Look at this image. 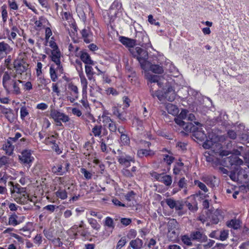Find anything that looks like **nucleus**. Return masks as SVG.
Instances as JSON below:
<instances>
[{
    "mask_svg": "<svg viewBox=\"0 0 249 249\" xmlns=\"http://www.w3.org/2000/svg\"><path fill=\"white\" fill-rule=\"evenodd\" d=\"M229 235L228 231L223 230L220 231V236L219 237H217V239L220 240L221 241H225L226 240Z\"/></svg>",
    "mask_w": 249,
    "mask_h": 249,
    "instance_id": "obj_45",
    "label": "nucleus"
},
{
    "mask_svg": "<svg viewBox=\"0 0 249 249\" xmlns=\"http://www.w3.org/2000/svg\"><path fill=\"white\" fill-rule=\"evenodd\" d=\"M13 65L17 73V75H15L14 77H16L17 75H21L22 73L26 72L29 66L27 63L21 58H18L15 60Z\"/></svg>",
    "mask_w": 249,
    "mask_h": 249,
    "instance_id": "obj_3",
    "label": "nucleus"
},
{
    "mask_svg": "<svg viewBox=\"0 0 249 249\" xmlns=\"http://www.w3.org/2000/svg\"><path fill=\"white\" fill-rule=\"evenodd\" d=\"M178 223L175 219H171L168 222V231L169 232H172V233L175 234V230L178 226Z\"/></svg>",
    "mask_w": 249,
    "mask_h": 249,
    "instance_id": "obj_32",
    "label": "nucleus"
},
{
    "mask_svg": "<svg viewBox=\"0 0 249 249\" xmlns=\"http://www.w3.org/2000/svg\"><path fill=\"white\" fill-rule=\"evenodd\" d=\"M108 128L110 132H115L117 130V125L114 121H112L108 124Z\"/></svg>",
    "mask_w": 249,
    "mask_h": 249,
    "instance_id": "obj_55",
    "label": "nucleus"
},
{
    "mask_svg": "<svg viewBox=\"0 0 249 249\" xmlns=\"http://www.w3.org/2000/svg\"><path fill=\"white\" fill-rule=\"evenodd\" d=\"M143 245V241L140 238H137L130 242L129 245L133 249H140Z\"/></svg>",
    "mask_w": 249,
    "mask_h": 249,
    "instance_id": "obj_28",
    "label": "nucleus"
},
{
    "mask_svg": "<svg viewBox=\"0 0 249 249\" xmlns=\"http://www.w3.org/2000/svg\"><path fill=\"white\" fill-rule=\"evenodd\" d=\"M129 50L132 56L138 60L142 69L147 71L148 70L147 65L149 64V62L147 61L148 58L147 51L140 47L132 48Z\"/></svg>",
    "mask_w": 249,
    "mask_h": 249,
    "instance_id": "obj_2",
    "label": "nucleus"
},
{
    "mask_svg": "<svg viewBox=\"0 0 249 249\" xmlns=\"http://www.w3.org/2000/svg\"><path fill=\"white\" fill-rule=\"evenodd\" d=\"M147 79L148 80L149 83H148V85H150V93L151 95L155 97V96H157L159 97L158 94H157V91H154L153 90V89L152 88V83H158L159 80V76L156 75H149L147 76Z\"/></svg>",
    "mask_w": 249,
    "mask_h": 249,
    "instance_id": "obj_16",
    "label": "nucleus"
},
{
    "mask_svg": "<svg viewBox=\"0 0 249 249\" xmlns=\"http://www.w3.org/2000/svg\"><path fill=\"white\" fill-rule=\"evenodd\" d=\"M227 159L231 165H241L243 163V160L236 155H231Z\"/></svg>",
    "mask_w": 249,
    "mask_h": 249,
    "instance_id": "obj_22",
    "label": "nucleus"
},
{
    "mask_svg": "<svg viewBox=\"0 0 249 249\" xmlns=\"http://www.w3.org/2000/svg\"><path fill=\"white\" fill-rule=\"evenodd\" d=\"M147 66L148 68L149 67L150 70L155 73L161 74L163 72L162 67L159 65L151 64L149 63V65H147Z\"/></svg>",
    "mask_w": 249,
    "mask_h": 249,
    "instance_id": "obj_27",
    "label": "nucleus"
},
{
    "mask_svg": "<svg viewBox=\"0 0 249 249\" xmlns=\"http://www.w3.org/2000/svg\"><path fill=\"white\" fill-rule=\"evenodd\" d=\"M160 182L164 183L167 186H169L172 184V178L171 176L163 174Z\"/></svg>",
    "mask_w": 249,
    "mask_h": 249,
    "instance_id": "obj_33",
    "label": "nucleus"
},
{
    "mask_svg": "<svg viewBox=\"0 0 249 249\" xmlns=\"http://www.w3.org/2000/svg\"><path fill=\"white\" fill-rule=\"evenodd\" d=\"M50 116L54 121H62V122L64 123L69 122L70 120L67 115L54 108L51 109Z\"/></svg>",
    "mask_w": 249,
    "mask_h": 249,
    "instance_id": "obj_7",
    "label": "nucleus"
},
{
    "mask_svg": "<svg viewBox=\"0 0 249 249\" xmlns=\"http://www.w3.org/2000/svg\"><path fill=\"white\" fill-rule=\"evenodd\" d=\"M122 172L124 176L127 178H131L134 176L131 171L127 169H123Z\"/></svg>",
    "mask_w": 249,
    "mask_h": 249,
    "instance_id": "obj_59",
    "label": "nucleus"
},
{
    "mask_svg": "<svg viewBox=\"0 0 249 249\" xmlns=\"http://www.w3.org/2000/svg\"><path fill=\"white\" fill-rule=\"evenodd\" d=\"M121 144L124 145H127L130 143L129 137L126 134H123L120 136Z\"/></svg>",
    "mask_w": 249,
    "mask_h": 249,
    "instance_id": "obj_40",
    "label": "nucleus"
},
{
    "mask_svg": "<svg viewBox=\"0 0 249 249\" xmlns=\"http://www.w3.org/2000/svg\"><path fill=\"white\" fill-rule=\"evenodd\" d=\"M190 236L192 240H196L199 242H205L208 240L207 236L199 231L191 232Z\"/></svg>",
    "mask_w": 249,
    "mask_h": 249,
    "instance_id": "obj_11",
    "label": "nucleus"
},
{
    "mask_svg": "<svg viewBox=\"0 0 249 249\" xmlns=\"http://www.w3.org/2000/svg\"><path fill=\"white\" fill-rule=\"evenodd\" d=\"M79 76L80 79V82L82 87V94L83 95L87 94V88H88V81L85 76L83 71L79 72Z\"/></svg>",
    "mask_w": 249,
    "mask_h": 249,
    "instance_id": "obj_21",
    "label": "nucleus"
},
{
    "mask_svg": "<svg viewBox=\"0 0 249 249\" xmlns=\"http://www.w3.org/2000/svg\"><path fill=\"white\" fill-rule=\"evenodd\" d=\"M61 53L60 51L52 52L51 58L52 60L55 63L56 65V71L60 73H63V67L60 62Z\"/></svg>",
    "mask_w": 249,
    "mask_h": 249,
    "instance_id": "obj_9",
    "label": "nucleus"
},
{
    "mask_svg": "<svg viewBox=\"0 0 249 249\" xmlns=\"http://www.w3.org/2000/svg\"><path fill=\"white\" fill-rule=\"evenodd\" d=\"M204 156L206 158V160L208 162H212L213 160V154L208 151L205 153Z\"/></svg>",
    "mask_w": 249,
    "mask_h": 249,
    "instance_id": "obj_51",
    "label": "nucleus"
},
{
    "mask_svg": "<svg viewBox=\"0 0 249 249\" xmlns=\"http://www.w3.org/2000/svg\"><path fill=\"white\" fill-rule=\"evenodd\" d=\"M2 149L5 151L7 155H11L13 152L14 146L13 145L11 141L7 140L3 145Z\"/></svg>",
    "mask_w": 249,
    "mask_h": 249,
    "instance_id": "obj_25",
    "label": "nucleus"
},
{
    "mask_svg": "<svg viewBox=\"0 0 249 249\" xmlns=\"http://www.w3.org/2000/svg\"><path fill=\"white\" fill-rule=\"evenodd\" d=\"M8 5L10 9L13 10H18V6L15 0H8Z\"/></svg>",
    "mask_w": 249,
    "mask_h": 249,
    "instance_id": "obj_48",
    "label": "nucleus"
},
{
    "mask_svg": "<svg viewBox=\"0 0 249 249\" xmlns=\"http://www.w3.org/2000/svg\"><path fill=\"white\" fill-rule=\"evenodd\" d=\"M32 151L29 149H25L22 151L21 155H19L18 158L20 162L26 166L28 168H30L35 158L32 155Z\"/></svg>",
    "mask_w": 249,
    "mask_h": 249,
    "instance_id": "obj_4",
    "label": "nucleus"
},
{
    "mask_svg": "<svg viewBox=\"0 0 249 249\" xmlns=\"http://www.w3.org/2000/svg\"><path fill=\"white\" fill-rule=\"evenodd\" d=\"M191 236L189 237L187 235H184L181 237V240L182 242L187 245V246H191L192 245V243L191 242Z\"/></svg>",
    "mask_w": 249,
    "mask_h": 249,
    "instance_id": "obj_47",
    "label": "nucleus"
},
{
    "mask_svg": "<svg viewBox=\"0 0 249 249\" xmlns=\"http://www.w3.org/2000/svg\"><path fill=\"white\" fill-rule=\"evenodd\" d=\"M163 96L169 102L173 101L175 99L176 94L173 87H168L164 91Z\"/></svg>",
    "mask_w": 249,
    "mask_h": 249,
    "instance_id": "obj_18",
    "label": "nucleus"
},
{
    "mask_svg": "<svg viewBox=\"0 0 249 249\" xmlns=\"http://www.w3.org/2000/svg\"><path fill=\"white\" fill-rule=\"evenodd\" d=\"M119 41L123 45L129 49L134 48V46L136 45L135 40L124 36L119 37Z\"/></svg>",
    "mask_w": 249,
    "mask_h": 249,
    "instance_id": "obj_17",
    "label": "nucleus"
},
{
    "mask_svg": "<svg viewBox=\"0 0 249 249\" xmlns=\"http://www.w3.org/2000/svg\"><path fill=\"white\" fill-rule=\"evenodd\" d=\"M101 150L103 152L108 153V150L107 147V144L106 143V141H104V139H102L100 142Z\"/></svg>",
    "mask_w": 249,
    "mask_h": 249,
    "instance_id": "obj_54",
    "label": "nucleus"
},
{
    "mask_svg": "<svg viewBox=\"0 0 249 249\" xmlns=\"http://www.w3.org/2000/svg\"><path fill=\"white\" fill-rule=\"evenodd\" d=\"M42 242V236L40 234H37L34 238V242L36 244L40 245Z\"/></svg>",
    "mask_w": 249,
    "mask_h": 249,
    "instance_id": "obj_58",
    "label": "nucleus"
},
{
    "mask_svg": "<svg viewBox=\"0 0 249 249\" xmlns=\"http://www.w3.org/2000/svg\"><path fill=\"white\" fill-rule=\"evenodd\" d=\"M112 112L114 115L116 116L119 120L124 121L126 120L124 114L120 112V109L118 107H112Z\"/></svg>",
    "mask_w": 249,
    "mask_h": 249,
    "instance_id": "obj_30",
    "label": "nucleus"
},
{
    "mask_svg": "<svg viewBox=\"0 0 249 249\" xmlns=\"http://www.w3.org/2000/svg\"><path fill=\"white\" fill-rule=\"evenodd\" d=\"M58 206L54 205H48L43 208V210H46L52 213L54 212L56 208H58Z\"/></svg>",
    "mask_w": 249,
    "mask_h": 249,
    "instance_id": "obj_57",
    "label": "nucleus"
},
{
    "mask_svg": "<svg viewBox=\"0 0 249 249\" xmlns=\"http://www.w3.org/2000/svg\"><path fill=\"white\" fill-rule=\"evenodd\" d=\"M162 175L163 174H159L156 172H153L151 173V177L159 181H160Z\"/></svg>",
    "mask_w": 249,
    "mask_h": 249,
    "instance_id": "obj_64",
    "label": "nucleus"
},
{
    "mask_svg": "<svg viewBox=\"0 0 249 249\" xmlns=\"http://www.w3.org/2000/svg\"><path fill=\"white\" fill-rule=\"evenodd\" d=\"M117 152L119 155L117 157L118 161L121 165L128 167L130 166L131 162H134L133 157L126 154L122 150L118 149Z\"/></svg>",
    "mask_w": 249,
    "mask_h": 249,
    "instance_id": "obj_5",
    "label": "nucleus"
},
{
    "mask_svg": "<svg viewBox=\"0 0 249 249\" xmlns=\"http://www.w3.org/2000/svg\"><path fill=\"white\" fill-rule=\"evenodd\" d=\"M215 177L211 175L204 176L201 179L205 183H206L208 186L213 188L215 186Z\"/></svg>",
    "mask_w": 249,
    "mask_h": 249,
    "instance_id": "obj_20",
    "label": "nucleus"
},
{
    "mask_svg": "<svg viewBox=\"0 0 249 249\" xmlns=\"http://www.w3.org/2000/svg\"><path fill=\"white\" fill-rule=\"evenodd\" d=\"M102 126V125H95L92 129V132L95 137H101Z\"/></svg>",
    "mask_w": 249,
    "mask_h": 249,
    "instance_id": "obj_37",
    "label": "nucleus"
},
{
    "mask_svg": "<svg viewBox=\"0 0 249 249\" xmlns=\"http://www.w3.org/2000/svg\"><path fill=\"white\" fill-rule=\"evenodd\" d=\"M56 68H54V66L52 65L50 68V74L52 80L53 82H55L57 79V76L56 73Z\"/></svg>",
    "mask_w": 249,
    "mask_h": 249,
    "instance_id": "obj_38",
    "label": "nucleus"
},
{
    "mask_svg": "<svg viewBox=\"0 0 249 249\" xmlns=\"http://www.w3.org/2000/svg\"><path fill=\"white\" fill-rule=\"evenodd\" d=\"M207 241H208L207 243L203 245V248L205 249H209L211 248L215 243L214 240L211 239H208Z\"/></svg>",
    "mask_w": 249,
    "mask_h": 249,
    "instance_id": "obj_62",
    "label": "nucleus"
},
{
    "mask_svg": "<svg viewBox=\"0 0 249 249\" xmlns=\"http://www.w3.org/2000/svg\"><path fill=\"white\" fill-rule=\"evenodd\" d=\"M227 225L230 228H232L235 230H237L240 227L241 222L238 219H231V220L227 222Z\"/></svg>",
    "mask_w": 249,
    "mask_h": 249,
    "instance_id": "obj_31",
    "label": "nucleus"
},
{
    "mask_svg": "<svg viewBox=\"0 0 249 249\" xmlns=\"http://www.w3.org/2000/svg\"><path fill=\"white\" fill-rule=\"evenodd\" d=\"M155 155V152L150 149H141L138 150L137 155L139 157L142 158L143 157H147L153 156Z\"/></svg>",
    "mask_w": 249,
    "mask_h": 249,
    "instance_id": "obj_23",
    "label": "nucleus"
},
{
    "mask_svg": "<svg viewBox=\"0 0 249 249\" xmlns=\"http://www.w3.org/2000/svg\"><path fill=\"white\" fill-rule=\"evenodd\" d=\"M10 183L11 184V187L10 188V191L11 194H13L15 193H18L19 192V189L20 187V185L18 184H16L15 185L12 182H10Z\"/></svg>",
    "mask_w": 249,
    "mask_h": 249,
    "instance_id": "obj_49",
    "label": "nucleus"
},
{
    "mask_svg": "<svg viewBox=\"0 0 249 249\" xmlns=\"http://www.w3.org/2000/svg\"><path fill=\"white\" fill-rule=\"evenodd\" d=\"M126 239L124 237L121 238L118 242L116 249H121V248L126 244Z\"/></svg>",
    "mask_w": 249,
    "mask_h": 249,
    "instance_id": "obj_53",
    "label": "nucleus"
},
{
    "mask_svg": "<svg viewBox=\"0 0 249 249\" xmlns=\"http://www.w3.org/2000/svg\"><path fill=\"white\" fill-rule=\"evenodd\" d=\"M185 204L188 209L192 212H196L197 209V203L194 196H191L185 201Z\"/></svg>",
    "mask_w": 249,
    "mask_h": 249,
    "instance_id": "obj_12",
    "label": "nucleus"
},
{
    "mask_svg": "<svg viewBox=\"0 0 249 249\" xmlns=\"http://www.w3.org/2000/svg\"><path fill=\"white\" fill-rule=\"evenodd\" d=\"M175 160V158L172 156H170L168 154L163 155V160L168 165H170Z\"/></svg>",
    "mask_w": 249,
    "mask_h": 249,
    "instance_id": "obj_41",
    "label": "nucleus"
},
{
    "mask_svg": "<svg viewBox=\"0 0 249 249\" xmlns=\"http://www.w3.org/2000/svg\"><path fill=\"white\" fill-rule=\"evenodd\" d=\"M52 169L53 172L57 175L62 176L65 174L62 164H58L56 166H53Z\"/></svg>",
    "mask_w": 249,
    "mask_h": 249,
    "instance_id": "obj_34",
    "label": "nucleus"
},
{
    "mask_svg": "<svg viewBox=\"0 0 249 249\" xmlns=\"http://www.w3.org/2000/svg\"><path fill=\"white\" fill-rule=\"evenodd\" d=\"M55 196L60 198L61 199L64 200L68 197L67 193L65 190L59 188L56 192H55Z\"/></svg>",
    "mask_w": 249,
    "mask_h": 249,
    "instance_id": "obj_36",
    "label": "nucleus"
},
{
    "mask_svg": "<svg viewBox=\"0 0 249 249\" xmlns=\"http://www.w3.org/2000/svg\"><path fill=\"white\" fill-rule=\"evenodd\" d=\"M182 120H183L182 119H181L180 117H178L177 118H175V122L178 125L184 127V129L186 131H191V128H192V124L191 123L190 124H188L186 125L185 126H184V125H185L186 123Z\"/></svg>",
    "mask_w": 249,
    "mask_h": 249,
    "instance_id": "obj_29",
    "label": "nucleus"
},
{
    "mask_svg": "<svg viewBox=\"0 0 249 249\" xmlns=\"http://www.w3.org/2000/svg\"><path fill=\"white\" fill-rule=\"evenodd\" d=\"M88 223L94 230L98 231L101 228V226L97 222V220L92 218H87Z\"/></svg>",
    "mask_w": 249,
    "mask_h": 249,
    "instance_id": "obj_35",
    "label": "nucleus"
},
{
    "mask_svg": "<svg viewBox=\"0 0 249 249\" xmlns=\"http://www.w3.org/2000/svg\"><path fill=\"white\" fill-rule=\"evenodd\" d=\"M20 118L22 120L25 119V118L29 115V112L25 107H22L20 110Z\"/></svg>",
    "mask_w": 249,
    "mask_h": 249,
    "instance_id": "obj_46",
    "label": "nucleus"
},
{
    "mask_svg": "<svg viewBox=\"0 0 249 249\" xmlns=\"http://www.w3.org/2000/svg\"><path fill=\"white\" fill-rule=\"evenodd\" d=\"M68 89L71 90V96L68 97V99L71 103H73L78 99L79 96V91L77 87L72 83L69 84Z\"/></svg>",
    "mask_w": 249,
    "mask_h": 249,
    "instance_id": "obj_13",
    "label": "nucleus"
},
{
    "mask_svg": "<svg viewBox=\"0 0 249 249\" xmlns=\"http://www.w3.org/2000/svg\"><path fill=\"white\" fill-rule=\"evenodd\" d=\"M18 79H12L8 71H5L2 77V85L7 94L19 95L21 90L20 84L23 82L20 80L21 76L18 77Z\"/></svg>",
    "mask_w": 249,
    "mask_h": 249,
    "instance_id": "obj_1",
    "label": "nucleus"
},
{
    "mask_svg": "<svg viewBox=\"0 0 249 249\" xmlns=\"http://www.w3.org/2000/svg\"><path fill=\"white\" fill-rule=\"evenodd\" d=\"M89 213L91 216L96 217L99 219H101L103 218V215L96 211L89 210Z\"/></svg>",
    "mask_w": 249,
    "mask_h": 249,
    "instance_id": "obj_56",
    "label": "nucleus"
},
{
    "mask_svg": "<svg viewBox=\"0 0 249 249\" xmlns=\"http://www.w3.org/2000/svg\"><path fill=\"white\" fill-rule=\"evenodd\" d=\"M12 50L10 46L4 41L0 42V56H5Z\"/></svg>",
    "mask_w": 249,
    "mask_h": 249,
    "instance_id": "obj_19",
    "label": "nucleus"
},
{
    "mask_svg": "<svg viewBox=\"0 0 249 249\" xmlns=\"http://www.w3.org/2000/svg\"><path fill=\"white\" fill-rule=\"evenodd\" d=\"M81 34L85 42L89 43L92 41L93 35L89 27L82 29L81 31Z\"/></svg>",
    "mask_w": 249,
    "mask_h": 249,
    "instance_id": "obj_15",
    "label": "nucleus"
},
{
    "mask_svg": "<svg viewBox=\"0 0 249 249\" xmlns=\"http://www.w3.org/2000/svg\"><path fill=\"white\" fill-rule=\"evenodd\" d=\"M207 217L212 223L217 224L219 222L220 211L217 209H210L206 211Z\"/></svg>",
    "mask_w": 249,
    "mask_h": 249,
    "instance_id": "obj_10",
    "label": "nucleus"
},
{
    "mask_svg": "<svg viewBox=\"0 0 249 249\" xmlns=\"http://www.w3.org/2000/svg\"><path fill=\"white\" fill-rule=\"evenodd\" d=\"M228 136L232 140H235L237 137L236 133L232 130H230L227 132Z\"/></svg>",
    "mask_w": 249,
    "mask_h": 249,
    "instance_id": "obj_63",
    "label": "nucleus"
},
{
    "mask_svg": "<svg viewBox=\"0 0 249 249\" xmlns=\"http://www.w3.org/2000/svg\"><path fill=\"white\" fill-rule=\"evenodd\" d=\"M194 184L195 185H196L197 187L199 188L200 189L204 191L205 193H207L208 192V189L206 187V185L204 183L200 181L199 180H195Z\"/></svg>",
    "mask_w": 249,
    "mask_h": 249,
    "instance_id": "obj_39",
    "label": "nucleus"
},
{
    "mask_svg": "<svg viewBox=\"0 0 249 249\" xmlns=\"http://www.w3.org/2000/svg\"><path fill=\"white\" fill-rule=\"evenodd\" d=\"M105 226H107L108 228L113 229L114 228V224L113 220L112 218L108 216L106 217L104 223Z\"/></svg>",
    "mask_w": 249,
    "mask_h": 249,
    "instance_id": "obj_42",
    "label": "nucleus"
},
{
    "mask_svg": "<svg viewBox=\"0 0 249 249\" xmlns=\"http://www.w3.org/2000/svg\"><path fill=\"white\" fill-rule=\"evenodd\" d=\"M8 163V158L6 156H2L0 158V168L3 165H5Z\"/></svg>",
    "mask_w": 249,
    "mask_h": 249,
    "instance_id": "obj_60",
    "label": "nucleus"
},
{
    "mask_svg": "<svg viewBox=\"0 0 249 249\" xmlns=\"http://www.w3.org/2000/svg\"><path fill=\"white\" fill-rule=\"evenodd\" d=\"M54 139H55L54 136L52 135L50 137L46 138L45 139L44 143L47 145H50V144L54 143V142H56V141Z\"/></svg>",
    "mask_w": 249,
    "mask_h": 249,
    "instance_id": "obj_52",
    "label": "nucleus"
},
{
    "mask_svg": "<svg viewBox=\"0 0 249 249\" xmlns=\"http://www.w3.org/2000/svg\"><path fill=\"white\" fill-rule=\"evenodd\" d=\"M166 108L168 113L174 116L178 115L179 112L178 107L172 104H167L166 106Z\"/></svg>",
    "mask_w": 249,
    "mask_h": 249,
    "instance_id": "obj_26",
    "label": "nucleus"
},
{
    "mask_svg": "<svg viewBox=\"0 0 249 249\" xmlns=\"http://www.w3.org/2000/svg\"><path fill=\"white\" fill-rule=\"evenodd\" d=\"M1 16L2 18V20L4 22H5L7 21L8 18V13L6 10V6L5 5H3L1 6Z\"/></svg>",
    "mask_w": 249,
    "mask_h": 249,
    "instance_id": "obj_43",
    "label": "nucleus"
},
{
    "mask_svg": "<svg viewBox=\"0 0 249 249\" xmlns=\"http://www.w3.org/2000/svg\"><path fill=\"white\" fill-rule=\"evenodd\" d=\"M80 59L87 65H94L93 61L91 59L90 55L87 52H81Z\"/></svg>",
    "mask_w": 249,
    "mask_h": 249,
    "instance_id": "obj_24",
    "label": "nucleus"
},
{
    "mask_svg": "<svg viewBox=\"0 0 249 249\" xmlns=\"http://www.w3.org/2000/svg\"><path fill=\"white\" fill-rule=\"evenodd\" d=\"M203 147L205 149H209V151L213 154H219L222 148V144L218 142H213L211 140H207L203 144Z\"/></svg>",
    "mask_w": 249,
    "mask_h": 249,
    "instance_id": "obj_6",
    "label": "nucleus"
},
{
    "mask_svg": "<svg viewBox=\"0 0 249 249\" xmlns=\"http://www.w3.org/2000/svg\"><path fill=\"white\" fill-rule=\"evenodd\" d=\"M166 203L170 209H175L176 211L181 210L183 209V205L179 201H176L173 198H167L165 200Z\"/></svg>",
    "mask_w": 249,
    "mask_h": 249,
    "instance_id": "obj_14",
    "label": "nucleus"
},
{
    "mask_svg": "<svg viewBox=\"0 0 249 249\" xmlns=\"http://www.w3.org/2000/svg\"><path fill=\"white\" fill-rule=\"evenodd\" d=\"M136 43L142 46H148L149 43V39L147 35L142 32H136L135 35Z\"/></svg>",
    "mask_w": 249,
    "mask_h": 249,
    "instance_id": "obj_8",
    "label": "nucleus"
},
{
    "mask_svg": "<svg viewBox=\"0 0 249 249\" xmlns=\"http://www.w3.org/2000/svg\"><path fill=\"white\" fill-rule=\"evenodd\" d=\"M17 216L16 214H14L12 215L9 218V224L10 225H12L14 226H15L17 225L18 223L17 220Z\"/></svg>",
    "mask_w": 249,
    "mask_h": 249,
    "instance_id": "obj_44",
    "label": "nucleus"
},
{
    "mask_svg": "<svg viewBox=\"0 0 249 249\" xmlns=\"http://www.w3.org/2000/svg\"><path fill=\"white\" fill-rule=\"evenodd\" d=\"M49 46L53 49L52 52H54V51L57 52L60 51L58 48V46H57L56 43L54 41L51 40L49 42Z\"/></svg>",
    "mask_w": 249,
    "mask_h": 249,
    "instance_id": "obj_61",
    "label": "nucleus"
},
{
    "mask_svg": "<svg viewBox=\"0 0 249 249\" xmlns=\"http://www.w3.org/2000/svg\"><path fill=\"white\" fill-rule=\"evenodd\" d=\"M81 173L83 174L84 177L87 179H91L92 178V174L87 171L85 168H81L80 170Z\"/></svg>",
    "mask_w": 249,
    "mask_h": 249,
    "instance_id": "obj_50",
    "label": "nucleus"
}]
</instances>
